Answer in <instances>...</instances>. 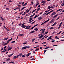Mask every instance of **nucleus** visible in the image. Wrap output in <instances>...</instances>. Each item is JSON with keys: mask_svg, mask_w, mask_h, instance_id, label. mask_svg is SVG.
<instances>
[{"mask_svg": "<svg viewBox=\"0 0 64 64\" xmlns=\"http://www.w3.org/2000/svg\"><path fill=\"white\" fill-rule=\"evenodd\" d=\"M30 48V46H24L22 47V50H24V49H27V48Z\"/></svg>", "mask_w": 64, "mask_h": 64, "instance_id": "1", "label": "nucleus"}, {"mask_svg": "<svg viewBox=\"0 0 64 64\" xmlns=\"http://www.w3.org/2000/svg\"><path fill=\"white\" fill-rule=\"evenodd\" d=\"M30 28H31V26H26V29H29Z\"/></svg>", "mask_w": 64, "mask_h": 64, "instance_id": "2", "label": "nucleus"}, {"mask_svg": "<svg viewBox=\"0 0 64 64\" xmlns=\"http://www.w3.org/2000/svg\"><path fill=\"white\" fill-rule=\"evenodd\" d=\"M45 29H42L40 31V32L41 31H42V32H44L45 31Z\"/></svg>", "mask_w": 64, "mask_h": 64, "instance_id": "3", "label": "nucleus"}, {"mask_svg": "<svg viewBox=\"0 0 64 64\" xmlns=\"http://www.w3.org/2000/svg\"><path fill=\"white\" fill-rule=\"evenodd\" d=\"M42 19V18L41 16H40V17H38V20H41Z\"/></svg>", "mask_w": 64, "mask_h": 64, "instance_id": "4", "label": "nucleus"}, {"mask_svg": "<svg viewBox=\"0 0 64 64\" xmlns=\"http://www.w3.org/2000/svg\"><path fill=\"white\" fill-rule=\"evenodd\" d=\"M44 35H42L41 36H39L38 38H40V39H41V38H42V37H43V36Z\"/></svg>", "mask_w": 64, "mask_h": 64, "instance_id": "5", "label": "nucleus"}, {"mask_svg": "<svg viewBox=\"0 0 64 64\" xmlns=\"http://www.w3.org/2000/svg\"><path fill=\"white\" fill-rule=\"evenodd\" d=\"M22 28H25L26 27V26L25 25H23L22 26Z\"/></svg>", "mask_w": 64, "mask_h": 64, "instance_id": "6", "label": "nucleus"}, {"mask_svg": "<svg viewBox=\"0 0 64 64\" xmlns=\"http://www.w3.org/2000/svg\"><path fill=\"white\" fill-rule=\"evenodd\" d=\"M55 14H56V12H53L51 15H55Z\"/></svg>", "mask_w": 64, "mask_h": 64, "instance_id": "7", "label": "nucleus"}, {"mask_svg": "<svg viewBox=\"0 0 64 64\" xmlns=\"http://www.w3.org/2000/svg\"><path fill=\"white\" fill-rule=\"evenodd\" d=\"M13 40V39H12V38H11L10 39V40H9L8 41V42L9 43V41H11L12 40Z\"/></svg>", "mask_w": 64, "mask_h": 64, "instance_id": "8", "label": "nucleus"}, {"mask_svg": "<svg viewBox=\"0 0 64 64\" xmlns=\"http://www.w3.org/2000/svg\"><path fill=\"white\" fill-rule=\"evenodd\" d=\"M57 16H58V14H56V16H54L53 18H56V17H57Z\"/></svg>", "mask_w": 64, "mask_h": 64, "instance_id": "9", "label": "nucleus"}, {"mask_svg": "<svg viewBox=\"0 0 64 64\" xmlns=\"http://www.w3.org/2000/svg\"><path fill=\"white\" fill-rule=\"evenodd\" d=\"M62 10V9H59L57 10L56 11V12H58V11H61V10Z\"/></svg>", "mask_w": 64, "mask_h": 64, "instance_id": "10", "label": "nucleus"}, {"mask_svg": "<svg viewBox=\"0 0 64 64\" xmlns=\"http://www.w3.org/2000/svg\"><path fill=\"white\" fill-rule=\"evenodd\" d=\"M9 43L8 42V41L6 43H5L4 44V45H6L7 44H8Z\"/></svg>", "mask_w": 64, "mask_h": 64, "instance_id": "11", "label": "nucleus"}, {"mask_svg": "<svg viewBox=\"0 0 64 64\" xmlns=\"http://www.w3.org/2000/svg\"><path fill=\"white\" fill-rule=\"evenodd\" d=\"M32 18H30V20H29V21H32Z\"/></svg>", "mask_w": 64, "mask_h": 64, "instance_id": "12", "label": "nucleus"}, {"mask_svg": "<svg viewBox=\"0 0 64 64\" xmlns=\"http://www.w3.org/2000/svg\"><path fill=\"white\" fill-rule=\"evenodd\" d=\"M12 55H13V54H10V55H8V56L10 57H11V56H12Z\"/></svg>", "mask_w": 64, "mask_h": 64, "instance_id": "13", "label": "nucleus"}, {"mask_svg": "<svg viewBox=\"0 0 64 64\" xmlns=\"http://www.w3.org/2000/svg\"><path fill=\"white\" fill-rule=\"evenodd\" d=\"M40 8H38L37 9V11H39V10H40Z\"/></svg>", "mask_w": 64, "mask_h": 64, "instance_id": "14", "label": "nucleus"}, {"mask_svg": "<svg viewBox=\"0 0 64 64\" xmlns=\"http://www.w3.org/2000/svg\"><path fill=\"white\" fill-rule=\"evenodd\" d=\"M8 39V38H4V40H7Z\"/></svg>", "mask_w": 64, "mask_h": 64, "instance_id": "15", "label": "nucleus"}, {"mask_svg": "<svg viewBox=\"0 0 64 64\" xmlns=\"http://www.w3.org/2000/svg\"><path fill=\"white\" fill-rule=\"evenodd\" d=\"M51 8V7L50 6H48V9H50Z\"/></svg>", "mask_w": 64, "mask_h": 64, "instance_id": "16", "label": "nucleus"}, {"mask_svg": "<svg viewBox=\"0 0 64 64\" xmlns=\"http://www.w3.org/2000/svg\"><path fill=\"white\" fill-rule=\"evenodd\" d=\"M12 47H11L8 50V51H9V50H11L12 49Z\"/></svg>", "mask_w": 64, "mask_h": 64, "instance_id": "17", "label": "nucleus"}, {"mask_svg": "<svg viewBox=\"0 0 64 64\" xmlns=\"http://www.w3.org/2000/svg\"><path fill=\"white\" fill-rule=\"evenodd\" d=\"M0 18L2 20V21H4V19L2 18V17H0Z\"/></svg>", "mask_w": 64, "mask_h": 64, "instance_id": "18", "label": "nucleus"}, {"mask_svg": "<svg viewBox=\"0 0 64 64\" xmlns=\"http://www.w3.org/2000/svg\"><path fill=\"white\" fill-rule=\"evenodd\" d=\"M38 29L37 28H35L34 30H36V31H38Z\"/></svg>", "mask_w": 64, "mask_h": 64, "instance_id": "19", "label": "nucleus"}, {"mask_svg": "<svg viewBox=\"0 0 64 64\" xmlns=\"http://www.w3.org/2000/svg\"><path fill=\"white\" fill-rule=\"evenodd\" d=\"M39 50V48L36 49V50H34V51H38Z\"/></svg>", "mask_w": 64, "mask_h": 64, "instance_id": "20", "label": "nucleus"}, {"mask_svg": "<svg viewBox=\"0 0 64 64\" xmlns=\"http://www.w3.org/2000/svg\"><path fill=\"white\" fill-rule=\"evenodd\" d=\"M18 8H20V7H21V6H20V5H18Z\"/></svg>", "mask_w": 64, "mask_h": 64, "instance_id": "21", "label": "nucleus"}, {"mask_svg": "<svg viewBox=\"0 0 64 64\" xmlns=\"http://www.w3.org/2000/svg\"><path fill=\"white\" fill-rule=\"evenodd\" d=\"M54 29V28L51 27L50 28V30H51V29Z\"/></svg>", "mask_w": 64, "mask_h": 64, "instance_id": "22", "label": "nucleus"}, {"mask_svg": "<svg viewBox=\"0 0 64 64\" xmlns=\"http://www.w3.org/2000/svg\"><path fill=\"white\" fill-rule=\"evenodd\" d=\"M19 35L20 36H24V35L23 34H20Z\"/></svg>", "mask_w": 64, "mask_h": 64, "instance_id": "23", "label": "nucleus"}, {"mask_svg": "<svg viewBox=\"0 0 64 64\" xmlns=\"http://www.w3.org/2000/svg\"><path fill=\"white\" fill-rule=\"evenodd\" d=\"M22 55V54H19V56L20 57H21Z\"/></svg>", "mask_w": 64, "mask_h": 64, "instance_id": "24", "label": "nucleus"}, {"mask_svg": "<svg viewBox=\"0 0 64 64\" xmlns=\"http://www.w3.org/2000/svg\"><path fill=\"white\" fill-rule=\"evenodd\" d=\"M35 38L34 39L32 40V42H34V41H35Z\"/></svg>", "mask_w": 64, "mask_h": 64, "instance_id": "25", "label": "nucleus"}, {"mask_svg": "<svg viewBox=\"0 0 64 64\" xmlns=\"http://www.w3.org/2000/svg\"><path fill=\"white\" fill-rule=\"evenodd\" d=\"M9 60H10V59L8 58L7 59V61L8 62V61H9Z\"/></svg>", "mask_w": 64, "mask_h": 64, "instance_id": "26", "label": "nucleus"}, {"mask_svg": "<svg viewBox=\"0 0 64 64\" xmlns=\"http://www.w3.org/2000/svg\"><path fill=\"white\" fill-rule=\"evenodd\" d=\"M27 3H26L24 4L23 5V6H26V5H27Z\"/></svg>", "mask_w": 64, "mask_h": 64, "instance_id": "27", "label": "nucleus"}, {"mask_svg": "<svg viewBox=\"0 0 64 64\" xmlns=\"http://www.w3.org/2000/svg\"><path fill=\"white\" fill-rule=\"evenodd\" d=\"M16 56H14V59H16Z\"/></svg>", "mask_w": 64, "mask_h": 64, "instance_id": "28", "label": "nucleus"}, {"mask_svg": "<svg viewBox=\"0 0 64 64\" xmlns=\"http://www.w3.org/2000/svg\"><path fill=\"white\" fill-rule=\"evenodd\" d=\"M24 8H26V7H23L22 9H21V10H23L24 9Z\"/></svg>", "mask_w": 64, "mask_h": 64, "instance_id": "29", "label": "nucleus"}, {"mask_svg": "<svg viewBox=\"0 0 64 64\" xmlns=\"http://www.w3.org/2000/svg\"><path fill=\"white\" fill-rule=\"evenodd\" d=\"M39 3H37V4H36V6H37V5H39Z\"/></svg>", "mask_w": 64, "mask_h": 64, "instance_id": "30", "label": "nucleus"}, {"mask_svg": "<svg viewBox=\"0 0 64 64\" xmlns=\"http://www.w3.org/2000/svg\"><path fill=\"white\" fill-rule=\"evenodd\" d=\"M37 15H36V16H35L34 18V19H35V18H37Z\"/></svg>", "mask_w": 64, "mask_h": 64, "instance_id": "31", "label": "nucleus"}, {"mask_svg": "<svg viewBox=\"0 0 64 64\" xmlns=\"http://www.w3.org/2000/svg\"><path fill=\"white\" fill-rule=\"evenodd\" d=\"M61 25H59V27L58 28V29H59V28H60V27H61Z\"/></svg>", "mask_w": 64, "mask_h": 64, "instance_id": "32", "label": "nucleus"}, {"mask_svg": "<svg viewBox=\"0 0 64 64\" xmlns=\"http://www.w3.org/2000/svg\"><path fill=\"white\" fill-rule=\"evenodd\" d=\"M38 24H36L34 26V27H36V26H38Z\"/></svg>", "mask_w": 64, "mask_h": 64, "instance_id": "33", "label": "nucleus"}, {"mask_svg": "<svg viewBox=\"0 0 64 64\" xmlns=\"http://www.w3.org/2000/svg\"><path fill=\"white\" fill-rule=\"evenodd\" d=\"M3 27H4V28H5V29H7V28L4 26H3Z\"/></svg>", "mask_w": 64, "mask_h": 64, "instance_id": "34", "label": "nucleus"}, {"mask_svg": "<svg viewBox=\"0 0 64 64\" xmlns=\"http://www.w3.org/2000/svg\"><path fill=\"white\" fill-rule=\"evenodd\" d=\"M9 63H14V62H9Z\"/></svg>", "mask_w": 64, "mask_h": 64, "instance_id": "35", "label": "nucleus"}, {"mask_svg": "<svg viewBox=\"0 0 64 64\" xmlns=\"http://www.w3.org/2000/svg\"><path fill=\"white\" fill-rule=\"evenodd\" d=\"M52 22H53L52 20H51L50 22V23H52Z\"/></svg>", "mask_w": 64, "mask_h": 64, "instance_id": "36", "label": "nucleus"}, {"mask_svg": "<svg viewBox=\"0 0 64 64\" xmlns=\"http://www.w3.org/2000/svg\"><path fill=\"white\" fill-rule=\"evenodd\" d=\"M27 44V42H24L23 43V44L25 45V44Z\"/></svg>", "mask_w": 64, "mask_h": 64, "instance_id": "37", "label": "nucleus"}, {"mask_svg": "<svg viewBox=\"0 0 64 64\" xmlns=\"http://www.w3.org/2000/svg\"><path fill=\"white\" fill-rule=\"evenodd\" d=\"M33 22V20H32L31 21L29 22L28 23H31V22Z\"/></svg>", "mask_w": 64, "mask_h": 64, "instance_id": "38", "label": "nucleus"}, {"mask_svg": "<svg viewBox=\"0 0 64 64\" xmlns=\"http://www.w3.org/2000/svg\"><path fill=\"white\" fill-rule=\"evenodd\" d=\"M47 51V50H44V54L46 52V51Z\"/></svg>", "mask_w": 64, "mask_h": 64, "instance_id": "39", "label": "nucleus"}, {"mask_svg": "<svg viewBox=\"0 0 64 64\" xmlns=\"http://www.w3.org/2000/svg\"><path fill=\"white\" fill-rule=\"evenodd\" d=\"M15 42L14 41L11 42V43H15Z\"/></svg>", "mask_w": 64, "mask_h": 64, "instance_id": "40", "label": "nucleus"}, {"mask_svg": "<svg viewBox=\"0 0 64 64\" xmlns=\"http://www.w3.org/2000/svg\"><path fill=\"white\" fill-rule=\"evenodd\" d=\"M48 40H49V39H52V38H48Z\"/></svg>", "mask_w": 64, "mask_h": 64, "instance_id": "41", "label": "nucleus"}, {"mask_svg": "<svg viewBox=\"0 0 64 64\" xmlns=\"http://www.w3.org/2000/svg\"><path fill=\"white\" fill-rule=\"evenodd\" d=\"M29 11H30L29 10L27 11V12H26V13H28V12H29Z\"/></svg>", "mask_w": 64, "mask_h": 64, "instance_id": "42", "label": "nucleus"}, {"mask_svg": "<svg viewBox=\"0 0 64 64\" xmlns=\"http://www.w3.org/2000/svg\"><path fill=\"white\" fill-rule=\"evenodd\" d=\"M60 33H61V32H59V33H57L56 34L57 35H59V34H60Z\"/></svg>", "mask_w": 64, "mask_h": 64, "instance_id": "43", "label": "nucleus"}, {"mask_svg": "<svg viewBox=\"0 0 64 64\" xmlns=\"http://www.w3.org/2000/svg\"><path fill=\"white\" fill-rule=\"evenodd\" d=\"M18 3L19 4H21L22 2H19Z\"/></svg>", "mask_w": 64, "mask_h": 64, "instance_id": "44", "label": "nucleus"}, {"mask_svg": "<svg viewBox=\"0 0 64 64\" xmlns=\"http://www.w3.org/2000/svg\"><path fill=\"white\" fill-rule=\"evenodd\" d=\"M55 25L56 24H55V23H54V24H53L52 25V26H55Z\"/></svg>", "mask_w": 64, "mask_h": 64, "instance_id": "45", "label": "nucleus"}, {"mask_svg": "<svg viewBox=\"0 0 64 64\" xmlns=\"http://www.w3.org/2000/svg\"><path fill=\"white\" fill-rule=\"evenodd\" d=\"M24 12H23V11L22 12H21L19 14H22V13H23Z\"/></svg>", "mask_w": 64, "mask_h": 64, "instance_id": "46", "label": "nucleus"}, {"mask_svg": "<svg viewBox=\"0 0 64 64\" xmlns=\"http://www.w3.org/2000/svg\"><path fill=\"white\" fill-rule=\"evenodd\" d=\"M33 28H34V27L33 26L31 29V30H32V29H33Z\"/></svg>", "mask_w": 64, "mask_h": 64, "instance_id": "47", "label": "nucleus"}, {"mask_svg": "<svg viewBox=\"0 0 64 64\" xmlns=\"http://www.w3.org/2000/svg\"><path fill=\"white\" fill-rule=\"evenodd\" d=\"M47 43V42H43L42 43V44H43L44 43Z\"/></svg>", "mask_w": 64, "mask_h": 64, "instance_id": "48", "label": "nucleus"}, {"mask_svg": "<svg viewBox=\"0 0 64 64\" xmlns=\"http://www.w3.org/2000/svg\"><path fill=\"white\" fill-rule=\"evenodd\" d=\"M52 20L53 21V22H54V19H52Z\"/></svg>", "mask_w": 64, "mask_h": 64, "instance_id": "49", "label": "nucleus"}, {"mask_svg": "<svg viewBox=\"0 0 64 64\" xmlns=\"http://www.w3.org/2000/svg\"><path fill=\"white\" fill-rule=\"evenodd\" d=\"M5 52V50H3L1 52H2V53L3 52Z\"/></svg>", "mask_w": 64, "mask_h": 64, "instance_id": "50", "label": "nucleus"}, {"mask_svg": "<svg viewBox=\"0 0 64 64\" xmlns=\"http://www.w3.org/2000/svg\"><path fill=\"white\" fill-rule=\"evenodd\" d=\"M42 13H43V12H41L40 13V15H41V14H42Z\"/></svg>", "mask_w": 64, "mask_h": 64, "instance_id": "51", "label": "nucleus"}, {"mask_svg": "<svg viewBox=\"0 0 64 64\" xmlns=\"http://www.w3.org/2000/svg\"><path fill=\"white\" fill-rule=\"evenodd\" d=\"M49 48V47H47L46 48H44L45 49H48Z\"/></svg>", "mask_w": 64, "mask_h": 64, "instance_id": "52", "label": "nucleus"}, {"mask_svg": "<svg viewBox=\"0 0 64 64\" xmlns=\"http://www.w3.org/2000/svg\"><path fill=\"white\" fill-rule=\"evenodd\" d=\"M47 12H46V13H45L44 14H43V15H46V14H47Z\"/></svg>", "mask_w": 64, "mask_h": 64, "instance_id": "53", "label": "nucleus"}, {"mask_svg": "<svg viewBox=\"0 0 64 64\" xmlns=\"http://www.w3.org/2000/svg\"><path fill=\"white\" fill-rule=\"evenodd\" d=\"M22 5H24V2H23L22 4Z\"/></svg>", "mask_w": 64, "mask_h": 64, "instance_id": "54", "label": "nucleus"}, {"mask_svg": "<svg viewBox=\"0 0 64 64\" xmlns=\"http://www.w3.org/2000/svg\"><path fill=\"white\" fill-rule=\"evenodd\" d=\"M18 57H19V55H18L16 56V58H18Z\"/></svg>", "mask_w": 64, "mask_h": 64, "instance_id": "55", "label": "nucleus"}, {"mask_svg": "<svg viewBox=\"0 0 64 64\" xmlns=\"http://www.w3.org/2000/svg\"><path fill=\"white\" fill-rule=\"evenodd\" d=\"M22 57H25V56L24 55H22Z\"/></svg>", "mask_w": 64, "mask_h": 64, "instance_id": "56", "label": "nucleus"}, {"mask_svg": "<svg viewBox=\"0 0 64 64\" xmlns=\"http://www.w3.org/2000/svg\"><path fill=\"white\" fill-rule=\"evenodd\" d=\"M50 20V19H48V20H47L46 21V22H48V21H49V20Z\"/></svg>", "mask_w": 64, "mask_h": 64, "instance_id": "57", "label": "nucleus"}, {"mask_svg": "<svg viewBox=\"0 0 64 64\" xmlns=\"http://www.w3.org/2000/svg\"><path fill=\"white\" fill-rule=\"evenodd\" d=\"M29 55H31V53L30 52L28 53V54Z\"/></svg>", "mask_w": 64, "mask_h": 64, "instance_id": "58", "label": "nucleus"}, {"mask_svg": "<svg viewBox=\"0 0 64 64\" xmlns=\"http://www.w3.org/2000/svg\"><path fill=\"white\" fill-rule=\"evenodd\" d=\"M6 10H9V8H6Z\"/></svg>", "mask_w": 64, "mask_h": 64, "instance_id": "59", "label": "nucleus"}, {"mask_svg": "<svg viewBox=\"0 0 64 64\" xmlns=\"http://www.w3.org/2000/svg\"><path fill=\"white\" fill-rule=\"evenodd\" d=\"M31 4L32 5H33V4H33V2H32L31 3Z\"/></svg>", "mask_w": 64, "mask_h": 64, "instance_id": "60", "label": "nucleus"}, {"mask_svg": "<svg viewBox=\"0 0 64 64\" xmlns=\"http://www.w3.org/2000/svg\"><path fill=\"white\" fill-rule=\"evenodd\" d=\"M51 8H54V7L53 6H51L50 7Z\"/></svg>", "mask_w": 64, "mask_h": 64, "instance_id": "61", "label": "nucleus"}, {"mask_svg": "<svg viewBox=\"0 0 64 64\" xmlns=\"http://www.w3.org/2000/svg\"><path fill=\"white\" fill-rule=\"evenodd\" d=\"M34 58H32V59L30 60H34Z\"/></svg>", "mask_w": 64, "mask_h": 64, "instance_id": "62", "label": "nucleus"}, {"mask_svg": "<svg viewBox=\"0 0 64 64\" xmlns=\"http://www.w3.org/2000/svg\"><path fill=\"white\" fill-rule=\"evenodd\" d=\"M59 19V17H58V18H57L56 19V20H58V19Z\"/></svg>", "mask_w": 64, "mask_h": 64, "instance_id": "63", "label": "nucleus"}, {"mask_svg": "<svg viewBox=\"0 0 64 64\" xmlns=\"http://www.w3.org/2000/svg\"><path fill=\"white\" fill-rule=\"evenodd\" d=\"M48 32H45V34H44L45 35L46 34H47L48 33Z\"/></svg>", "mask_w": 64, "mask_h": 64, "instance_id": "64", "label": "nucleus"}]
</instances>
